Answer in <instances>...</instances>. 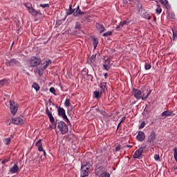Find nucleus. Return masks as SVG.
Instances as JSON below:
<instances>
[{
  "mask_svg": "<svg viewBox=\"0 0 177 177\" xmlns=\"http://www.w3.org/2000/svg\"><path fill=\"white\" fill-rule=\"evenodd\" d=\"M102 94L103 93H101L100 91H95L93 92V95H95V99H100Z\"/></svg>",
  "mask_w": 177,
  "mask_h": 177,
  "instance_id": "nucleus-21",
  "label": "nucleus"
},
{
  "mask_svg": "<svg viewBox=\"0 0 177 177\" xmlns=\"http://www.w3.org/2000/svg\"><path fill=\"white\" fill-rule=\"evenodd\" d=\"M174 156H177V147L174 148Z\"/></svg>",
  "mask_w": 177,
  "mask_h": 177,
  "instance_id": "nucleus-51",
  "label": "nucleus"
},
{
  "mask_svg": "<svg viewBox=\"0 0 177 177\" xmlns=\"http://www.w3.org/2000/svg\"><path fill=\"white\" fill-rule=\"evenodd\" d=\"M151 92V90H149V88L146 87L141 88V90L138 88H133L132 90V94L137 100H140V99H142V100H146L147 97L150 96Z\"/></svg>",
  "mask_w": 177,
  "mask_h": 177,
  "instance_id": "nucleus-1",
  "label": "nucleus"
},
{
  "mask_svg": "<svg viewBox=\"0 0 177 177\" xmlns=\"http://www.w3.org/2000/svg\"><path fill=\"white\" fill-rule=\"evenodd\" d=\"M50 129H53V127L50 126Z\"/></svg>",
  "mask_w": 177,
  "mask_h": 177,
  "instance_id": "nucleus-63",
  "label": "nucleus"
},
{
  "mask_svg": "<svg viewBox=\"0 0 177 177\" xmlns=\"http://www.w3.org/2000/svg\"><path fill=\"white\" fill-rule=\"evenodd\" d=\"M95 27H96L97 31H99V32H100V34H102V32H104V31H106V28H104V26L102 25L100 23H96Z\"/></svg>",
  "mask_w": 177,
  "mask_h": 177,
  "instance_id": "nucleus-15",
  "label": "nucleus"
},
{
  "mask_svg": "<svg viewBox=\"0 0 177 177\" xmlns=\"http://www.w3.org/2000/svg\"><path fill=\"white\" fill-rule=\"evenodd\" d=\"M120 24H122V27H124V26H128V24H129V22L124 21L122 22H120Z\"/></svg>",
  "mask_w": 177,
  "mask_h": 177,
  "instance_id": "nucleus-44",
  "label": "nucleus"
},
{
  "mask_svg": "<svg viewBox=\"0 0 177 177\" xmlns=\"http://www.w3.org/2000/svg\"><path fill=\"white\" fill-rule=\"evenodd\" d=\"M122 27V25L121 23H120V24H119L118 25H117V26L115 27V30H116L117 31H120V30H121Z\"/></svg>",
  "mask_w": 177,
  "mask_h": 177,
  "instance_id": "nucleus-40",
  "label": "nucleus"
},
{
  "mask_svg": "<svg viewBox=\"0 0 177 177\" xmlns=\"http://www.w3.org/2000/svg\"><path fill=\"white\" fill-rule=\"evenodd\" d=\"M6 82H8V80H6V79L0 80V88H2V86H3L5 84H6Z\"/></svg>",
  "mask_w": 177,
  "mask_h": 177,
  "instance_id": "nucleus-32",
  "label": "nucleus"
},
{
  "mask_svg": "<svg viewBox=\"0 0 177 177\" xmlns=\"http://www.w3.org/2000/svg\"><path fill=\"white\" fill-rule=\"evenodd\" d=\"M10 172L12 174H16V172L19 171V166L17 165H14V166L10 169Z\"/></svg>",
  "mask_w": 177,
  "mask_h": 177,
  "instance_id": "nucleus-20",
  "label": "nucleus"
},
{
  "mask_svg": "<svg viewBox=\"0 0 177 177\" xmlns=\"http://www.w3.org/2000/svg\"><path fill=\"white\" fill-rule=\"evenodd\" d=\"M50 92H51V93H53L55 96L57 95V94L56 93V89H55V87L50 88Z\"/></svg>",
  "mask_w": 177,
  "mask_h": 177,
  "instance_id": "nucleus-37",
  "label": "nucleus"
},
{
  "mask_svg": "<svg viewBox=\"0 0 177 177\" xmlns=\"http://www.w3.org/2000/svg\"><path fill=\"white\" fill-rule=\"evenodd\" d=\"M145 70H150V68H151V65H150V64L146 63L145 65Z\"/></svg>",
  "mask_w": 177,
  "mask_h": 177,
  "instance_id": "nucleus-39",
  "label": "nucleus"
},
{
  "mask_svg": "<svg viewBox=\"0 0 177 177\" xmlns=\"http://www.w3.org/2000/svg\"><path fill=\"white\" fill-rule=\"evenodd\" d=\"M136 139L138 140V142H143V140L146 139V135L145 134V132L140 131L136 136Z\"/></svg>",
  "mask_w": 177,
  "mask_h": 177,
  "instance_id": "nucleus-11",
  "label": "nucleus"
},
{
  "mask_svg": "<svg viewBox=\"0 0 177 177\" xmlns=\"http://www.w3.org/2000/svg\"><path fill=\"white\" fill-rule=\"evenodd\" d=\"M143 153V147L139 148L133 154V156H142Z\"/></svg>",
  "mask_w": 177,
  "mask_h": 177,
  "instance_id": "nucleus-23",
  "label": "nucleus"
},
{
  "mask_svg": "<svg viewBox=\"0 0 177 177\" xmlns=\"http://www.w3.org/2000/svg\"><path fill=\"white\" fill-rule=\"evenodd\" d=\"M26 8H27L28 10H30L32 8V4L31 3H25Z\"/></svg>",
  "mask_w": 177,
  "mask_h": 177,
  "instance_id": "nucleus-30",
  "label": "nucleus"
},
{
  "mask_svg": "<svg viewBox=\"0 0 177 177\" xmlns=\"http://www.w3.org/2000/svg\"><path fill=\"white\" fill-rule=\"evenodd\" d=\"M32 86L34 88V89H35V91H39L40 89L39 84H38L37 82H34Z\"/></svg>",
  "mask_w": 177,
  "mask_h": 177,
  "instance_id": "nucleus-27",
  "label": "nucleus"
},
{
  "mask_svg": "<svg viewBox=\"0 0 177 177\" xmlns=\"http://www.w3.org/2000/svg\"><path fill=\"white\" fill-rule=\"evenodd\" d=\"M99 44V41L97 39H94L93 42V46H94V49H96L97 48V45Z\"/></svg>",
  "mask_w": 177,
  "mask_h": 177,
  "instance_id": "nucleus-29",
  "label": "nucleus"
},
{
  "mask_svg": "<svg viewBox=\"0 0 177 177\" xmlns=\"http://www.w3.org/2000/svg\"><path fill=\"white\" fill-rule=\"evenodd\" d=\"M57 113L59 117H61L63 118V120H66L68 122H70V120H68V118H67V115H66V110H64V108L58 107L57 109Z\"/></svg>",
  "mask_w": 177,
  "mask_h": 177,
  "instance_id": "nucleus-5",
  "label": "nucleus"
},
{
  "mask_svg": "<svg viewBox=\"0 0 177 177\" xmlns=\"http://www.w3.org/2000/svg\"><path fill=\"white\" fill-rule=\"evenodd\" d=\"M66 107H70L71 106V103L70 102V99L67 98L64 103Z\"/></svg>",
  "mask_w": 177,
  "mask_h": 177,
  "instance_id": "nucleus-33",
  "label": "nucleus"
},
{
  "mask_svg": "<svg viewBox=\"0 0 177 177\" xmlns=\"http://www.w3.org/2000/svg\"><path fill=\"white\" fill-rule=\"evenodd\" d=\"M123 3H124V5H127V3H128V1L127 0H123Z\"/></svg>",
  "mask_w": 177,
  "mask_h": 177,
  "instance_id": "nucleus-53",
  "label": "nucleus"
},
{
  "mask_svg": "<svg viewBox=\"0 0 177 177\" xmlns=\"http://www.w3.org/2000/svg\"><path fill=\"white\" fill-rule=\"evenodd\" d=\"M44 71H45V69L43 68V66H41L40 68H38V66H37L34 69V73L39 74L40 77L44 75Z\"/></svg>",
  "mask_w": 177,
  "mask_h": 177,
  "instance_id": "nucleus-17",
  "label": "nucleus"
},
{
  "mask_svg": "<svg viewBox=\"0 0 177 177\" xmlns=\"http://www.w3.org/2000/svg\"><path fill=\"white\" fill-rule=\"evenodd\" d=\"M29 13H30V15H32V16H33L34 17H37V16H38V11L35 10V9H34V8H30L28 10Z\"/></svg>",
  "mask_w": 177,
  "mask_h": 177,
  "instance_id": "nucleus-19",
  "label": "nucleus"
},
{
  "mask_svg": "<svg viewBox=\"0 0 177 177\" xmlns=\"http://www.w3.org/2000/svg\"><path fill=\"white\" fill-rule=\"evenodd\" d=\"M10 110L11 113L15 115L16 113H17V110H19V105L15 101H10Z\"/></svg>",
  "mask_w": 177,
  "mask_h": 177,
  "instance_id": "nucleus-6",
  "label": "nucleus"
},
{
  "mask_svg": "<svg viewBox=\"0 0 177 177\" xmlns=\"http://www.w3.org/2000/svg\"><path fill=\"white\" fill-rule=\"evenodd\" d=\"M154 159H155L156 161H158V160H160V156H154Z\"/></svg>",
  "mask_w": 177,
  "mask_h": 177,
  "instance_id": "nucleus-50",
  "label": "nucleus"
},
{
  "mask_svg": "<svg viewBox=\"0 0 177 177\" xmlns=\"http://www.w3.org/2000/svg\"><path fill=\"white\" fill-rule=\"evenodd\" d=\"M126 118H127V117L123 116L121 119L120 124H122V122H124L125 121Z\"/></svg>",
  "mask_w": 177,
  "mask_h": 177,
  "instance_id": "nucleus-48",
  "label": "nucleus"
},
{
  "mask_svg": "<svg viewBox=\"0 0 177 177\" xmlns=\"http://www.w3.org/2000/svg\"><path fill=\"white\" fill-rule=\"evenodd\" d=\"M53 125L54 128H56V123H55V122H54V124Z\"/></svg>",
  "mask_w": 177,
  "mask_h": 177,
  "instance_id": "nucleus-59",
  "label": "nucleus"
},
{
  "mask_svg": "<svg viewBox=\"0 0 177 177\" xmlns=\"http://www.w3.org/2000/svg\"><path fill=\"white\" fill-rule=\"evenodd\" d=\"M104 77H105V78H107V77H109V73H105Z\"/></svg>",
  "mask_w": 177,
  "mask_h": 177,
  "instance_id": "nucleus-57",
  "label": "nucleus"
},
{
  "mask_svg": "<svg viewBox=\"0 0 177 177\" xmlns=\"http://www.w3.org/2000/svg\"><path fill=\"white\" fill-rule=\"evenodd\" d=\"M111 35H113V32L111 31H108L103 34V37H110Z\"/></svg>",
  "mask_w": 177,
  "mask_h": 177,
  "instance_id": "nucleus-35",
  "label": "nucleus"
},
{
  "mask_svg": "<svg viewBox=\"0 0 177 177\" xmlns=\"http://www.w3.org/2000/svg\"><path fill=\"white\" fill-rule=\"evenodd\" d=\"M40 8H43V9H45V8H49V3H45V4H40Z\"/></svg>",
  "mask_w": 177,
  "mask_h": 177,
  "instance_id": "nucleus-41",
  "label": "nucleus"
},
{
  "mask_svg": "<svg viewBox=\"0 0 177 177\" xmlns=\"http://www.w3.org/2000/svg\"><path fill=\"white\" fill-rule=\"evenodd\" d=\"M120 125H121V122L118 124V128L120 127Z\"/></svg>",
  "mask_w": 177,
  "mask_h": 177,
  "instance_id": "nucleus-61",
  "label": "nucleus"
},
{
  "mask_svg": "<svg viewBox=\"0 0 177 177\" xmlns=\"http://www.w3.org/2000/svg\"><path fill=\"white\" fill-rule=\"evenodd\" d=\"M42 16V12H41V11L38 10L37 11V16Z\"/></svg>",
  "mask_w": 177,
  "mask_h": 177,
  "instance_id": "nucleus-52",
  "label": "nucleus"
},
{
  "mask_svg": "<svg viewBox=\"0 0 177 177\" xmlns=\"http://www.w3.org/2000/svg\"><path fill=\"white\" fill-rule=\"evenodd\" d=\"M145 126L146 123L145 122H142L139 127V129H143V128H145Z\"/></svg>",
  "mask_w": 177,
  "mask_h": 177,
  "instance_id": "nucleus-43",
  "label": "nucleus"
},
{
  "mask_svg": "<svg viewBox=\"0 0 177 177\" xmlns=\"http://www.w3.org/2000/svg\"><path fill=\"white\" fill-rule=\"evenodd\" d=\"M176 114L172 111L167 110L162 113L160 115L161 120H165L167 117H174Z\"/></svg>",
  "mask_w": 177,
  "mask_h": 177,
  "instance_id": "nucleus-7",
  "label": "nucleus"
},
{
  "mask_svg": "<svg viewBox=\"0 0 177 177\" xmlns=\"http://www.w3.org/2000/svg\"><path fill=\"white\" fill-rule=\"evenodd\" d=\"M10 138L12 139L13 138V134H12Z\"/></svg>",
  "mask_w": 177,
  "mask_h": 177,
  "instance_id": "nucleus-62",
  "label": "nucleus"
},
{
  "mask_svg": "<svg viewBox=\"0 0 177 177\" xmlns=\"http://www.w3.org/2000/svg\"><path fill=\"white\" fill-rule=\"evenodd\" d=\"M100 177H110V174L107 173V171H104L101 175Z\"/></svg>",
  "mask_w": 177,
  "mask_h": 177,
  "instance_id": "nucleus-34",
  "label": "nucleus"
},
{
  "mask_svg": "<svg viewBox=\"0 0 177 177\" xmlns=\"http://www.w3.org/2000/svg\"><path fill=\"white\" fill-rule=\"evenodd\" d=\"M151 1H154L155 2H156V3H158V0H151Z\"/></svg>",
  "mask_w": 177,
  "mask_h": 177,
  "instance_id": "nucleus-60",
  "label": "nucleus"
},
{
  "mask_svg": "<svg viewBox=\"0 0 177 177\" xmlns=\"http://www.w3.org/2000/svg\"><path fill=\"white\" fill-rule=\"evenodd\" d=\"M133 158L134 159L138 158V160H140V158H142V156H133Z\"/></svg>",
  "mask_w": 177,
  "mask_h": 177,
  "instance_id": "nucleus-47",
  "label": "nucleus"
},
{
  "mask_svg": "<svg viewBox=\"0 0 177 177\" xmlns=\"http://www.w3.org/2000/svg\"><path fill=\"white\" fill-rule=\"evenodd\" d=\"M30 67H38L42 64V59L40 57L32 56L28 62Z\"/></svg>",
  "mask_w": 177,
  "mask_h": 177,
  "instance_id": "nucleus-2",
  "label": "nucleus"
},
{
  "mask_svg": "<svg viewBox=\"0 0 177 177\" xmlns=\"http://www.w3.org/2000/svg\"><path fill=\"white\" fill-rule=\"evenodd\" d=\"M159 2H160V3L166 8V9H171V5L168 2V0H159Z\"/></svg>",
  "mask_w": 177,
  "mask_h": 177,
  "instance_id": "nucleus-18",
  "label": "nucleus"
},
{
  "mask_svg": "<svg viewBox=\"0 0 177 177\" xmlns=\"http://www.w3.org/2000/svg\"><path fill=\"white\" fill-rule=\"evenodd\" d=\"M157 8H156V13H158V15H160V13H161L162 12V9L161 8V6L157 3Z\"/></svg>",
  "mask_w": 177,
  "mask_h": 177,
  "instance_id": "nucleus-25",
  "label": "nucleus"
},
{
  "mask_svg": "<svg viewBox=\"0 0 177 177\" xmlns=\"http://www.w3.org/2000/svg\"><path fill=\"white\" fill-rule=\"evenodd\" d=\"M100 93H104V92H106V89H107V83L104 82H102L100 84Z\"/></svg>",
  "mask_w": 177,
  "mask_h": 177,
  "instance_id": "nucleus-16",
  "label": "nucleus"
},
{
  "mask_svg": "<svg viewBox=\"0 0 177 177\" xmlns=\"http://www.w3.org/2000/svg\"><path fill=\"white\" fill-rule=\"evenodd\" d=\"M91 165L90 163H86V165H82L81 167V171H80V176L81 177H86L89 174V169L91 168Z\"/></svg>",
  "mask_w": 177,
  "mask_h": 177,
  "instance_id": "nucleus-4",
  "label": "nucleus"
},
{
  "mask_svg": "<svg viewBox=\"0 0 177 177\" xmlns=\"http://www.w3.org/2000/svg\"><path fill=\"white\" fill-rule=\"evenodd\" d=\"M142 17H144V19H147V20H150V19H151V15H150V14L145 12L142 15Z\"/></svg>",
  "mask_w": 177,
  "mask_h": 177,
  "instance_id": "nucleus-28",
  "label": "nucleus"
},
{
  "mask_svg": "<svg viewBox=\"0 0 177 177\" xmlns=\"http://www.w3.org/2000/svg\"><path fill=\"white\" fill-rule=\"evenodd\" d=\"M12 122L15 125H21L24 124V120L21 118H15L12 120Z\"/></svg>",
  "mask_w": 177,
  "mask_h": 177,
  "instance_id": "nucleus-12",
  "label": "nucleus"
},
{
  "mask_svg": "<svg viewBox=\"0 0 177 177\" xmlns=\"http://www.w3.org/2000/svg\"><path fill=\"white\" fill-rule=\"evenodd\" d=\"M120 150H121V145L115 147V151H120Z\"/></svg>",
  "mask_w": 177,
  "mask_h": 177,
  "instance_id": "nucleus-45",
  "label": "nucleus"
},
{
  "mask_svg": "<svg viewBox=\"0 0 177 177\" xmlns=\"http://www.w3.org/2000/svg\"><path fill=\"white\" fill-rule=\"evenodd\" d=\"M75 12V9L73 10L72 6L71 5L68 9V11L66 12L67 16H70L71 15H73V13Z\"/></svg>",
  "mask_w": 177,
  "mask_h": 177,
  "instance_id": "nucleus-24",
  "label": "nucleus"
},
{
  "mask_svg": "<svg viewBox=\"0 0 177 177\" xmlns=\"http://www.w3.org/2000/svg\"><path fill=\"white\" fill-rule=\"evenodd\" d=\"M75 30H81V24L80 22L75 23Z\"/></svg>",
  "mask_w": 177,
  "mask_h": 177,
  "instance_id": "nucleus-36",
  "label": "nucleus"
},
{
  "mask_svg": "<svg viewBox=\"0 0 177 177\" xmlns=\"http://www.w3.org/2000/svg\"><path fill=\"white\" fill-rule=\"evenodd\" d=\"M103 67L106 71H109L110 68L111 67V60L110 58L104 59V62L103 63Z\"/></svg>",
  "mask_w": 177,
  "mask_h": 177,
  "instance_id": "nucleus-9",
  "label": "nucleus"
},
{
  "mask_svg": "<svg viewBox=\"0 0 177 177\" xmlns=\"http://www.w3.org/2000/svg\"><path fill=\"white\" fill-rule=\"evenodd\" d=\"M126 147H129V149H132V147H133V144L127 145Z\"/></svg>",
  "mask_w": 177,
  "mask_h": 177,
  "instance_id": "nucleus-49",
  "label": "nucleus"
},
{
  "mask_svg": "<svg viewBox=\"0 0 177 177\" xmlns=\"http://www.w3.org/2000/svg\"><path fill=\"white\" fill-rule=\"evenodd\" d=\"M11 63H12L11 61H7L6 62V66H8V67H10V66H12Z\"/></svg>",
  "mask_w": 177,
  "mask_h": 177,
  "instance_id": "nucleus-46",
  "label": "nucleus"
},
{
  "mask_svg": "<svg viewBox=\"0 0 177 177\" xmlns=\"http://www.w3.org/2000/svg\"><path fill=\"white\" fill-rule=\"evenodd\" d=\"M57 128L59 129L62 135H66L68 132V126H67V124L64 122V121H59L57 122Z\"/></svg>",
  "mask_w": 177,
  "mask_h": 177,
  "instance_id": "nucleus-3",
  "label": "nucleus"
},
{
  "mask_svg": "<svg viewBox=\"0 0 177 177\" xmlns=\"http://www.w3.org/2000/svg\"><path fill=\"white\" fill-rule=\"evenodd\" d=\"M35 146H37L38 151L40 153H43V156H46V152L44 150V147H42V139L39 140L36 143Z\"/></svg>",
  "mask_w": 177,
  "mask_h": 177,
  "instance_id": "nucleus-8",
  "label": "nucleus"
},
{
  "mask_svg": "<svg viewBox=\"0 0 177 177\" xmlns=\"http://www.w3.org/2000/svg\"><path fill=\"white\" fill-rule=\"evenodd\" d=\"M173 32V41H175L177 39V32H175L174 30H172Z\"/></svg>",
  "mask_w": 177,
  "mask_h": 177,
  "instance_id": "nucleus-42",
  "label": "nucleus"
},
{
  "mask_svg": "<svg viewBox=\"0 0 177 177\" xmlns=\"http://www.w3.org/2000/svg\"><path fill=\"white\" fill-rule=\"evenodd\" d=\"M50 65H52V60H50V59H46L41 64V66H42L41 67H43L44 70H46L48 67H49V66Z\"/></svg>",
  "mask_w": 177,
  "mask_h": 177,
  "instance_id": "nucleus-14",
  "label": "nucleus"
},
{
  "mask_svg": "<svg viewBox=\"0 0 177 177\" xmlns=\"http://www.w3.org/2000/svg\"><path fill=\"white\" fill-rule=\"evenodd\" d=\"M91 59H96V55H93L91 56Z\"/></svg>",
  "mask_w": 177,
  "mask_h": 177,
  "instance_id": "nucleus-54",
  "label": "nucleus"
},
{
  "mask_svg": "<svg viewBox=\"0 0 177 177\" xmlns=\"http://www.w3.org/2000/svg\"><path fill=\"white\" fill-rule=\"evenodd\" d=\"M174 159L176 160V161L177 162V156H174Z\"/></svg>",
  "mask_w": 177,
  "mask_h": 177,
  "instance_id": "nucleus-58",
  "label": "nucleus"
},
{
  "mask_svg": "<svg viewBox=\"0 0 177 177\" xmlns=\"http://www.w3.org/2000/svg\"><path fill=\"white\" fill-rule=\"evenodd\" d=\"M154 140H156V132L153 131L149 136L147 140L149 146H153V145H154Z\"/></svg>",
  "mask_w": 177,
  "mask_h": 177,
  "instance_id": "nucleus-10",
  "label": "nucleus"
},
{
  "mask_svg": "<svg viewBox=\"0 0 177 177\" xmlns=\"http://www.w3.org/2000/svg\"><path fill=\"white\" fill-rule=\"evenodd\" d=\"M157 20V19L156 18H154V21H156Z\"/></svg>",
  "mask_w": 177,
  "mask_h": 177,
  "instance_id": "nucleus-64",
  "label": "nucleus"
},
{
  "mask_svg": "<svg viewBox=\"0 0 177 177\" xmlns=\"http://www.w3.org/2000/svg\"><path fill=\"white\" fill-rule=\"evenodd\" d=\"M48 117L50 120V122L53 125V124H55V118L53 117V115H50Z\"/></svg>",
  "mask_w": 177,
  "mask_h": 177,
  "instance_id": "nucleus-31",
  "label": "nucleus"
},
{
  "mask_svg": "<svg viewBox=\"0 0 177 177\" xmlns=\"http://www.w3.org/2000/svg\"><path fill=\"white\" fill-rule=\"evenodd\" d=\"M11 140H12L11 138H4L3 140V142L4 145H10Z\"/></svg>",
  "mask_w": 177,
  "mask_h": 177,
  "instance_id": "nucleus-26",
  "label": "nucleus"
},
{
  "mask_svg": "<svg viewBox=\"0 0 177 177\" xmlns=\"http://www.w3.org/2000/svg\"><path fill=\"white\" fill-rule=\"evenodd\" d=\"M82 15H85V12H82L80 8V6H77L76 10L73 13L74 17H80Z\"/></svg>",
  "mask_w": 177,
  "mask_h": 177,
  "instance_id": "nucleus-13",
  "label": "nucleus"
},
{
  "mask_svg": "<svg viewBox=\"0 0 177 177\" xmlns=\"http://www.w3.org/2000/svg\"><path fill=\"white\" fill-rule=\"evenodd\" d=\"M125 160H126V161H129V157L126 156V157H125Z\"/></svg>",
  "mask_w": 177,
  "mask_h": 177,
  "instance_id": "nucleus-56",
  "label": "nucleus"
},
{
  "mask_svg": "<svg viewBox=\"0 0 177 177\" xmlns=\"http://www.w3.org/2000/svg\"><path fill=\"white\" fill-rule=\"evenodd\" d=\"M11 66H20V62L17 61L16 59L12 58L10 59Z\"/></svg>",
  "mask_w": 177,
  "mask_h": 177,
  "instance_id": "nucleus-22",
  "label": "nucleus"
},
{
  "mask_svg": "<svg viewBox=\"0 0 177 177\" xmlns=\"http://www.w3.org/2000/svg\"><path fill=\"white\" fill-rule=\"evenodd\" d=\"M46 114L48 116L52 115V112L50 111H49V108H48V106L46 109Z\"/></svg>",
  "mask_w": 177,
  "mask_h": 177,
  "instance_id": "nucleus-38",
  "label": "nucleus"
},
{
  "mask_svg": "<svg viewBox=\"0 0 177 177\" xmlns=\"http://www.w3.org/2000/svg\"><path fill=\"white\" fill-rule=\"evenodd\" d=\"M8 162V160L5 159L1 162L2 164H5V162Z\"/></svg>",
  "mask_w": 177,
  "mask_h": 177,
  "instance_id": "nucleus-55",
  "label": "nucleus"
}]
</instances>
